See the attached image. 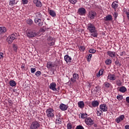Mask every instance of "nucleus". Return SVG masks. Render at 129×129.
<instances>
[{"instance_id":"8","label":"nucleus","mask_w":129,"mask_h":129,"mask_svg":"<svg viewBox=\"0 0 129 129\" xmlns=\"http://www.w3.org/2000/svg\"><path fill=\"white\" fill-rule=\"evenodd\" d=\"M100 109L101 112L103 113V112L107 111V109H108V108H107V106H106L105 104H102L100 105Z\"/></svg>"},{"instance_id":"6","label":"nucleus","mask_w":129,"mask_h":129,"mask_svg":"<svg viewBox=\"0 0 129 129\" xmlns=\"http://www.w3.org/2000/svg\"><path fill=\"white\" fill-rule=\"evenodd\" d=\"M78 79H79V75L77 73H75L73 75V78L71 79V81H72L73 83H75Z\"/></svg>"},{"instance_id":"64","label":"nucleus","mask_w":129,"mask_h":129,"mask_svg":"<svg viewBox=\"0 0 129 129\" xmlns=\"http://www.w3.org/2000/svg\"><path fill=\"white\" fill-rule=\"evenodd\" d=\"M52 74H53L54 75H55V71H53V72H52Z\"/></svg>"},{"instance_id":"18","label":"nucleus","mask_w":129,"mask_h":129,"mask_svg":"<svg viewBox=\"0 0 129 129\" xmlns=\"http://www.w3.org/2000/svg\"><path fill=\"white\" fill-rule=\"evenodd\" d=\"M64 60L68 63V62H71L72 61V58L69 55H66L64 56Z\"/></svg>"},{"instance_id":"14","label":"nucleus","mask_w":129,"mask_h":129,"mask_svg":"<svg viewBox=\"0 0 129 129\" xmlns=\"http://www.w3.org/2000/svg\"><path fill=\"white\" fill-rule=\"evenodd\" d=\"M59 108L60 109H61V110H63V111L67 110V109L68 108V106L64 104H61L59 106Z\"/></svg>"},{"instance_id":"34","label":"nucleus","mask_w":129,"mask_h":129,"mask_svg":"<svg viewBox=\"0 0 129 129\" xmlns=\"http://www.w3.org/2000/svg\"><path fill=\"white\" fill-rule=\"evenodd\" d=\"M81 118H85L87 117V114L86 113H81Z\"/></svg>"},{"instance_id":"9","label":"nucleus","mask_w":129,"mask_h":129,"mask_svg":"<svg viewBox=\"0 0 129 129\" xmlns=\"http://www.w3.org/2000/svg\"><path fill=\"white\" fill-rule=\"evenodd\" d=\"M78 14L80 16H84L86 14V10L84 8H79L78 10Z\"/></svg>"},{"instance_id":"22","label":"nucleus","mask_w":129,"mask_h":129,"mask_svg":"<svg viewBox=\"0 0 129 129\" xmlns=\"http://www.w3.org/2000/svg\"><path fill=\"white\" fill-rule=\"evenodd\" d=\"M111 6L112 8L114 10H116V9H117V8L118 7V4H117V2H113Z\"/></svg>"},{"instance_id":"55","label":"nucleus","mask_w":129,"mask_h":129,"mask_svg":"<svg viewBox=\"0 0 129 129\" xmlns=\"http://www.w3.org/2000/svg\"><path fill=\"white\" fill-rule=\"evenodd\" d=\"M99 73L101 75H102L103 74V70H100L99 71Z\"/></svg>"},{"instance_id":"36","label":"nucleus","mask_w":129,"mask_h":129,"mask_svg":"<svg viewBox=\"0 0 129 129\" xmlns=\"http://www.w3.org/2000/svg\"><path fill=\"white\" fill-rule=\"evenodd\" d=\"M54 41L53 37H51V36H49V37H48L47 38V41H48V42H52V41Z\"/></svg>"},{"instance_id":"7","label":"nucleus","mask_w":129,"mask_h":129,"mask_svg":"<svg viewBox=\"0 0 129 129\" xmlns=\"http://www.w3.org/2000/svg\"><path fill=\"white\" fill-rule=\"evenodd\" d=\"M85 123L87 125H92L94 123V121L90 117H88L85 119Z\"/></svg>"},{"instance_id":"54","label":"nucleus","mask_w":129,"mask_h":129,"mask_svg":"<svg viewBox=\"0 0 129 129\" xmlns=\"http://www.w3.org/2000/svg\"><path fill=\"white\" fill-rule=\"evenodd\" d=\"M4 58V53L3 52L0 53V59Z\"/></svg>"},{"instance_id":"2","label":"nucleus","mask_w":129,"mask_h":129,"mask_svg":"<svg viewBox=\"0 0 129 129\" xmlns=\"http://www.w3.org/2000/svg\"><path fill=\"white\" fill-rule=\"evenodd\" d=\"M46 116L48 118H53L55 117V112H54V109L52 108H49L46 110Z\"/></svg>"},{"instance_id":"40","label":"nucleus","mask_w":129,"mask_h":129,"mask_svg":"<svg viewBox=\"0 0 129 129\" xmlns=\"http://www.w3.org/2000/svg\"><path fill=\"white\" fill-rule=\"evenodd\" d=\"M79 50H80V51H84V50H85V47L84 46H80L79 47Z\"/></svg>"},{"instance_id":"46","label":"nucleus","mask_w":129,"mask_h":129,"mask_svg":"<svg viewBox=\"0 0 129 129\" xmlns=\"http://www.w3.org/2000/svg\"><path fill=\"white\" fill-rule=\"evenodd\" d=\"M13 49L15 52H17V50H18V46L17 45H13Z\"/></svg>"},{"instance_id":"35","label":"nucleus","mask_w":129,"mask_h":129,"mask_svg":"<svg viewBox=\"0 0 129 129\" xmlns=\"http://www.w3.org/2000/svg\"><path fill=\"white\" fill-rule=\"evenodd\" d=\"M36 17L37 18H41L42 17V14L40 12H37L35 13Z\"/></svg>"},{"instance_id":"11","label":"nucleus","mask_w":129,"mask_h":129,"mask_svg":"<svg viewBox=\"0 0 129 129\" xmlns=\"http://www.w3.org/2000/svg\"><path fill=\"white\" fill-rule=\"evenodd\" d=\"M56 83L54 82L51 83L49 86V88L53 91H57V89L56 88Z\"/></svg>"},{"instance_id":"47","label":"nucleus","mask_w":129,"mask_h":129,"mask_svg":"<svg viewBox=\"0 0 129 129\" xmlns=\"http://www.w3.org/2000/svg\"><path fill=\"white\" fill-rule=\"evenodd\" d=\"M97 114L98 116H100V115H101V114H102V112L101 111H100V110L97 111Z\"/></svg>"},{"instance_id":"10","label":"nucleus","mask_w":129,"mask_h":129,"mask_svg":"<svg viewBox=\"0 0 129 129\" xmlns=\"http://www.w3.org/2000/svg\"><path fill=\"white\" fill-rule=\"evenodd\" d=\"M88 17L90 20H93L95 17H96V12L92 11H90L89 13Z\"/></svg>"},{"instance_id":"29","label":"nucleus","mask_w":129,"mask_h":129,"mask_svg":"<svg viewBox=\"0 0 129 129\" xmlns=\"http://www.w3.org/2000/svg\"><path fill=\"white\" fill-rule=\"evenodd\" d=\"M104 85L106 88H109L111 86V85L107 82L104 83Z\"/></svg>"},{"instance_id":"62","label":"nucleus","mask_w":129,"mask_h":129,"mask_svg":"<svg viewBox=\"0 0 129 129\" xmlns=\"http://www.w3.org/2000/svg\"><path fill=\"white\" fill-rule=\"evenodd\" d=\"M41 32H45V29H41Z\"/></svg>"},{"instance_id":"19","label":"nucleus","mask_w":129,"mask_h":129,"mask_svg":"<svg viewBox=\"0 0 129 129\" xmlns=\"http://www.w3.org/2000/svg\"><path fill=\"white\" fill-rule=\"evenodd\" d=\"M104 21H112V16L110 15H108L104 18Z\"/></svg>"},{"instance_id":"58","label":"nucleus","mask_w":129,"mask_h":129,"mask_svg":"<svg viewBox=\"0 0 129 129\" xmlns=\"http://www.w3.org/2000/svg\"><path fill=\"white\" fill-rule=\"evenodd\" d=\"M124 127L125 129H129V125H125Z\"/></svg>"},{"instance_id":"23","label":"nucleus","mask_w":129,"mask_h":129,"mask_svg":"<svg viewBox=\"0 0 129 129\" xmlns=\"http://www.w3.org/2000/svg\"><path fill=\"white\" fill-rule=\"evenodd\" d=\"M78 105L80 108H83L84 107V102L83 101L78 102Z\"/></svg>"},{"instance_id":"43","label":"nucleus","mask_w":129,"mask_h":129,"mask_svg":"<svg viewBox=\"0 0 129 129\" xmlns=\"http://www.w3.org/2000/svg\"><path fill=\"white\" fill-rule=\"evenodd\" d=\"M92 57V54H89V55L88 56V61H90L91 60V57Z\"/></svg>"},{"instance_id":"44","label":"nucleus","mask_w":129,"mask_h":129,"mask_svg":"<svg viewBox=\"0 0 129 129\" xmlns=\"http://www.w3.org/2000/svg\"><path fill=\"white\" fill-rule=\"evenodd\" d=\"M113 15L114 18V20H116V18H117L118 14H117V13H116V12H114V14H113Z\"/></svg>"},{"instance_id":"21","label":"nucleus","mask_w":129,"mask_h":129,"mask_svg":"<svg viewBox=\"0 0 129 129\" xmlns=\"http://www.w3.org/2000/svg\"><path fill=\"white\" fill-rule=\"evenodd\" d=\"M7 32V28L5 27H0V35L1 34H5Z\"/></svg>"},{"instance_id":"27","label":"nucleus","mask_w":129,"mask_h":129,"mask_svg":"<svg viewBox=\"0 0 129 129\" xmlns=\"http://www.w3.org/2000/svg\"><path fill=\"white\" fill-rule=\"evenodd\" d=\"M9 5L11 7H13L15 5H17V2H16V0H10L9 2Z\"/></svg>"},{"instance_id":"28","label":"nucleus","mask_w":129,"mask_h":129,"mask_svg":"<svg viewBox=\"0 0 129 129\" xmlns=\"http://www.w3.org/2000/svg\"><path fill=\"white\" fill-rule=\"evenodd\" d=\"M55 123H57V124H61V123H62V120L60 118V116H59L58 118L56 119Z\"/></svg>"},{"instance_id":"39","label":"nucleus","mask_w":129,"mask_h":129,"mask_svg":"<svg viewBox=\"0 0 129 129\" xmlns=\"http://www.w3.org/2000/svg\"><path fill=\"white\" fill-rule=\"evenodd\" d=\"M41 74H42V73H41V71H37L35 73V75L37 77H39V76H40V75H41Z\"/></svg>"},{"instance_id":"49","label":"nucleus","mask_w":129,"mask_h":129,"mask_svg":"<svg viewBox=\"0 0 129 129\" xmlns=\"http://www.w3.org/2000/svg\"><path fill=\"white\" fill-rule=\"evenodd\" d=\"M31 73H34V72H36V68H32L31 69Z\"/></svg>"},{"instance_id":"4","label":"nucleus","mask_w":129,"mask_h":129,"mask_svg":"<svg viewBox=\"0 0 129 129\" xmlns=\"http://www.w3.org/2000/svg\"><path fill=\"white\" fill-rule=\"evenodd\" d=\"M26 34L28 38H35V37L38 36V33L32 30L27 31Z\"/></svg>"},{"instance_id":"33","label":"nucleus","mask_w":129,"mask_h":129,"mask_svg":"<svg viewBox=\"0 0 129 129\" xmlns=\"http://www.w3.org/2000/svg\"><path fill=\"white\" fill-rule=\"evenodd\" d=\"M27 23L28 25H32L33 24V20L32 19H29L27 20Z\"/></svg>"},{"instance_id":"25","label":"nucleus","mask_w":129,"mask_h":129,"mask_svg":"<svg viewBox=\"0 0 129 129\" xmlns=\"http://www.w3.org/2000/svg\"><path fill=\"white\" fill-rule=\"evenodd\" d=\"M49 14L50 16H51L53 18H54V17H56V13L53 10H49Z\"/></svg>"},{"instance_id":"63","label":"nucleus","mask_w":129,"mask_h":129,"mask_svg":"<svg viewBox=\"0 0 129 129\" xmlns=\"http://www.w3.org/2000/svg\"><path fill=\"white\" fill-rule=\"evenodd\" d=\"M94 126L95 127H97V124H94Z\"/></svg>"},{"instance_id":"51","label":"nucleus","mask_w":129,"mask_h":129,"mask_svg":"<svg viewBox=\"0 0 129 129\" xmlns=\"http://www.w3.org/2000/svg\"><path fill=\"white\" fill-rule=\"evenodd\" d=\"M76 129H84V127H83L82 125H78L76 127Z\"/></svg>"},{"instance_id":"52","label":"nucleus","mask_w":129,"mask_h":129,"mask_svg":"<svg viewBox=\"0 0 129 129\" xmlns=\"http://www.w3.org/2000/svg\"><path fill=\"white\" fill-rule=\"evenodd\" d=\"M44 24V22H42V21H40V22L38 23V26L39 27H41L42 26H43V24Z\"/></svg>"},{"instance_id":"37","label":"nucleus","mask_w":129,"mask_h":129,"mask_svg":"<svg viewBox=\"0 0 129 129\" xmlns=\"http://www.w3.org/2000/svg\"><path fill=\"white\" fill-rule=\"evenodd\" d=\"M89 53L94 54V53H95L96 52V50L94 49H89Z\"/></svg>"},{"instance_id":"15","label":"nucleus","mask_w":129,"mask_h":129,"mask_svg":"<svg viewBox=\"0 0 129 129\" xmlns=\"http://www.w3.org/2000/svg\"><path fill=\"white\" fill-rule=\"evenodd\" d=\"M107 55H108L111 58H114L115 57V52L114 51H109L107 52Z\"/></svg>"},{"instance_id":"32","label":"nucleus","mask_w":129,"mask_h":129,"mask_svg":"<svg viewBox=\"0 0 129 129\" xmlns=\"http://www.w3.org/2000/svg\"><path fill=\"white\" fill-rule=\"evenodd\" d=\"M47 44L49 45L50 47L54 46V45L55 44V40H53L51 42H47Z\"/></svg>"},{"instance_id":"24","label":"nucleus","mask_w":129,"mask_h":129,"mask_svg":"<svg viewBox=\"0 0 129 129\" xmlns=\"http://www.w3.org/2000/svg\"><path fill=\"white\" fill-rule=\"evenodd\" d=\"M119 91H120V92H122V93H124V92L126 91V88L124 86H122L120 87Z\"/></svg>"},{"instance_id":"26","label":"nucleus","mask_w":129,"mask_h":129,"mask_svg":"<svg viewBox=\"0 0 129 129\" xmlns=\"http://www.w3.org/2000/svg\"><path fill=\"white\" fill-rule=\"evenodd\" d=\"M9 84L10 86H12V87H14V86H16V85H17V83L14 80L10 81L9 82Z\"/></svg>"},{"instance_id":"59","label":"nucleus","mask_w":129,"mask_h":129,"mask_svg":"<svg viewBox=\"0 0 129 129\" xmlns=\"http://www.w3.org/2000/svg\"><path fill=\"white\" fill-rule=\"evenodd\" d=\"M100 76H101V75H100V74L98 73V74H97V77H99Z\"/></svg>"},{"instance_id":"53","label":"nucleus","mask_w":129,"mask_h":129,"mask_svg":"<svg viewBox=\"0 0 129 129\" xmlns=\"http://www.w3.org/2000/svg\"><path fill=\"white\" fill-rule=\"evenodd\" d=\"M121 95H118L117 96V99H118L119 101L121 100Z\"/></svg>"},{"instance_id":"17","label":"nucleus","mask_w":129,"mask_h":129,"mask_svg":"<svg viewBox=\"0 0 129 129\" xmlns=\"http://www.w3.org/2000/svg\"><path fill=\"white\" fill-rule=\"evenodd\" d=\"M93 107H96L99 105V102L97 100L93 101L91 103Z\"/></svg>"},{"instance_id":"57","label":"nucleus","mask_w":129,"mask_h":129,"mask_svg":"<svg viewBox=\"0 0 129 129\" xmlns=\"http://www.w3.org/2000/svg\"><path fill=\"white\" fill-rule=\"evenodd\" d=\"M126 15L127 16L128 20H129V12H126Z\"/></svg>"},{"instance_id":"50","label":"nucleus","mask_w":129,"mask_h":129,"mask_svg":"<svg viewBox=\"0 0 129 129\" xmlns=\"http://www.w3.org/2000/svg\"><path fill=\"white\" fill-rule=\"evenodd\" d=\"M95 91L96 93H97V92H98V91H99V87H98V86L96 87Z\"/></svg>"},{"instance_id":"41","label":"nucleus","mask_w":129,"mask_h":129,"mask_svg":"<svg viewBox=\"0 0 129 129\" xmlns=\"http://www.w3.org/2000/svg\"><path fill=\"white\" fill-rule=\"evenodd\" d=\"M69 1L71 3V4H73V5H75V4H76V2H77V0H69Z\"/></svg>"},{"instance_id":"56","label":"nucleus","mask_w":129,"mask_h":129,"mask_svg":"<svg viewBox=\"0 0 129 129\" xmlns=\"http://www.w3.org/2000/svg\"><path fill=\"white\" fill-rule=\"evenodd\" d=\"M126 101L127 103H129V97H126Z\"/></svg>"},{"instance_id":"48","label":"nucleus","mask_w":129,"mask_h":129,"mask_svg":"<svg viewBox=\"0 0 129 129\" xmlns=\"http://www.w3.org/2000/svg\"><path fill=\"white\" fill-rule=\"evenodd\" d=\"M23 5H27L28 4V3H29V1L28 0H22Z\"/></svg>"},{"instance_id":"16","label":"nucleus","mask_w":129,"mask_h":129,"mask_svg":"<svg viewBox=\"0 0 129 129\" xmlns=\"http://www.w3.org/2000/svg\"><path fill=\"white\" fill-rule=\"evenodd\" d=\"M124 118V115H121L118 118L116 119V121L117 123H119L120 121H122V120H123V119Z\"/></svg>"},{"instance_id":"45","label":"nucleus","mask_w":129,"mask_h":129,"mask_svg":"<svg viewBox=\"0 0 129 129\" xmlns=\"http://www.w3.org/2000/svg\"><path fill=\"white\" fill-rule=\"evenodd\" d=\"M41 21V19H39V18H36L35 19V22L37 24V23H39Z\"/></svg>"},{"instance_id":"5","label":"nucleus","mask_w":129,"mask_h":129,"mask_svg":"<svg viewBox=\"0 0 129 129\" xmlns=\"http://www.w3.org/2000/svg\"><path fill=\"white\" fill-rule=\"evenodd\" d=\"M40 126V123L37 121H34L31 123L30 129H38Z\"/></svg>"},{"instance_id":"38","label":"nucleus","mask_w":129,"mask_h":129,"mask_svg":"<svg viewBox=\"0 0 129 129\" xmlns=\"http://www.w3.org/2000/svg\"><path fill=\"white\" fill-rule=\"evenodd\" d=\"M105 63L106 64V65H110V64H111V60H110V59H107L105 61Z\"/></svg>"},{"instance_id":"1","label":"nucleus","mask_w":129,"mask_h":129,"mask_svg":"<svg viewBox=\"0 0 129 129\" xmlns=\"http://www.w3.org/2000/svg\"><path fill=\"white\" fill-rule=\"evenodd\" d=\"M87 30L90 32L91 35L94 38H97L98 36V33L95 28V26L91 23L88 24Z\"/></svg>"},{"instance_id":"12","label":"nucleus","mask_w":129,"mask_h":129,"mask_svg":"<svg viewBox=\"0 0 129 129\" xmlns=\"http://www.w3.org/2000/svg\"><path fill=\"white\" fill-rule=\"evenodd\" d=\"M33 4L35 5L37 8H42V2L39 0H33Z\"/></svg>"},{"instance_id":"20","label":"nucleus","mask_w":129,"mask_h":129,"mask_svg":"<svg viewBox=\"0 0 129 129\" xmlns=\"http://www.w3.org/2000/svg\"><path fill=\"white\" fill-rule=\"evenodd\" d=\"M107 78L108 79H109V80H112V81H114V80H115L116 79L115 75L114 74L108 76Z\"/></svg>"},{"instance_id":"60","label":"nucleus","mask_w":129,"mask_h":129,"mask_svg":"<svg viewBox=\"0 0 129 129\" xmlns=\"http://www.w3.org/2000/svg\"><path fill=\"white\" fill-rule=\"evenodd\" d=\"M21 68H22V69H24V68H25V64H23V65L21 66Z\"/></svg>"},{"instance_id":"61","label":"nucleus","mask_w":129,"mask_h":129,"mask_svg":"<svg viewBox=\"0 0 129 129\" xmlns=\"http://www.w3.org/2000/svg\"><path fill=\"white\" fill-rule=\"evenodd\" d=\"M123 52H121L120 53V56H123Z\"/></svg>"},{"instance_id":"3","label":"nucleus","mask_w":129,"mask_h":129,"mask_svg":"<svg viewBox=\"0 0 129 129\" xmlns=\"http://www.w3.org/2000/svg\"><path fill=\"white\" fill-rule=\"evenodd\" d=\"M16 39H17V33H13L7 38V41L9 44H12L14 40H16Z\"/></svg>"},{"instance_id":"42","label":"nucleus","mask_w":129,"mask_h":129,"mask_svg":"<svg viewBox=\"0 0 129 129\" xmlns=\"http://www.w3.org/2000/svg\"><path fill=\"white\" fill-rule=\"evenodd\" d=\"M67 128L68 129H72V124L69 123L67 124Z\"/></svg>"},{"instance_id":"30","label":"nucleus","mask_w":129,"mask_h":129,"mask_svg":"<svg viewBox=\"0 0 129 129\" xmlns=\"http://www.w3.org/2000/svg\"><path fill=\"white\" fill-rule=\"evenodd\" d=\"M116 84L117 85V86H121L122 85V83H121V81L120 80H118L116 82Z\"/></svg>"},{"instance_id":"13","label":"nucleus","mask_w":129,"mask_h":129,"mask_svg":"<svg viewBox=\"0 0 129 129\" xmlns=\"http://www.w3.org/2000/svg\"><path fill=\"white\" fill-rule=\"evenodd\" d=\"M56 66V64H54L52 61H48L47 62L46 67L48 69H52Z\"/></svg>"},{"instance_id":"31","label":"nucleus","mask_w":129,"mask_h":129,"mask_svg":"<svg viewBox=\"0 0 129 129\" xmlns=\"http://www.w3.org/2000/svg\"><path fill=\"white\" fill-rule=\"evenodd\" d=\"M115 64L119 67H120V66H121V64H120V62H119V60H118V59L116 60V61H115Z\"/></svg>"}]
</instances>
